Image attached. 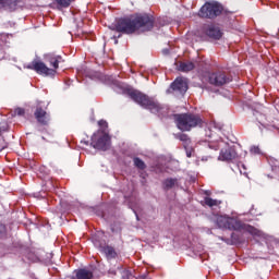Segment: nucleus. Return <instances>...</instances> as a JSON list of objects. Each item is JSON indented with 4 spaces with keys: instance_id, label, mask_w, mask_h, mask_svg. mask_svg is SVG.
I'll list each match as a JSON object with an SVG mask.
<instances>
[{
    "instance_id": "1",
    "label": "nucleus",
    "mask_w": 279,
    "mask_h": 279,
    "mask_svg": "<svg viewBox=\"0 0 279 279\" xmlns=\"http://www.w3.org/2000/svg\"><path fill=\"white\" fill-rule=\"evenodd\" d=\"M154 27V17L147 14H140L124 17L118 21L116 28L121 34H134V32H149Z\"/></svg>"
},
{
    "instance_id": "2",
    "label": "nucleus",
    "mask_w": 279,
    "mask_h": 279,
    "mask_svg": "<svg viewBox=\"0 0 279 279\" xmlns=\"http://www.w3.org/2000/svg\"><path fill=\"white\" fill-rule=\"evenodd\" d=\"M216 223L218 228H221L222 230H235L236 232L243 233L247 232V234H251L254 239H264L267 241V234L250 225L241 222L235 217L218 216Z\"/></svg>"
},
{
    "instance_id": "3",
    "label": "nucleus",
    "mask_w": 279,
    "mask_h": 279,
    "mask_svg": "<svg viewBox=\"0 0 279 279\" xmlns=\"http://www.w3.org/2000/svg\"><path fill=\"white\" fill-rule=\"evenodd\" d=\"M129 96L135 104H138L142 108L149 110L153 114H159L162 117L169 112V109L162 105H159L158 101L147 97L141 92H136L134 89L129 90Z\"/></svg>"
},
{
    "instance_id": "4",
    "label": "nucleus",
    "mask_w": 279,
    "mask_h": 279,
    "mask_svg": "<svg viewBox=\"0 0 279 279\" xmlns=\"http://www.w3.org/2000/svg\"><path fill=\"white\" fill-rule=\"evenodd\" d=\"M46 60L52 68H48L45 62L33 61L32 63L26 65V69L36 71V73H38L39 75H44L45 77H53L60 66L61 58L60 56L47 54Z\"/></svg>"
},
{
    "instance_id": "5",
    "label": "nucleus",
    "mask_w": 279,
    "mask_h": 279,
    "mask_svg": "<svg viewBox=\"0 0 279 279\" xmlns=\"http://www.w3.org/2000/svg\"><path fill=\"white\" fill-rule=\"evenodd\" d=\"M208 147L209 149H215V151L220 149L218 160H221L222 162H232V160H236V150H234L228 142L222 141L221 138L210 141Z\"/></svg>"
},
{
    "instance_id": "6",
    "label": "nucleus",
    "mask_w": 279,
    "mask_h": 279,
    "mask_svg": "<svg viewBox=\"0 0 279 279\" xmlns=\"http://www.w3.org/2000/svg\"><path fill=\"white\" fill-rule=\"evenodd\" d=\"M98 125L100 130L93 134L92 146L94 149H101L102 151H106L110 148V135L106 133V130L108 129V122L100 120Z\"/></svg>"
},
{
    "instance_id": "7",
    "label": "nucleus",
    "mask_w": 279,
    "mask_h": 279,
    "mask_svg": "<svg viewBox=\"0 0 279 279\" xmlns=\"http://www.w3.org/2000/svg\"><path fill=\"white\" fill-rule=\"evenodd\" d=\"M177 126L182 132H191L193 128H197V125H202V118L195 114H175L174 116Z\"/></svg>"
},
{
    "instance_id": "8",
    "label": "nucleus",
    "mask_w": 279,
    "mask_h": 279,
    "mask_svg": "<svg viewBox=\"0 0 279 279\" xmlns=\"http://www.w3.org/2000/svg\"><path fill=\"white\" fill-rule=\"evenodd\" d=\"M223 12V7L217 2L205 3L199 10V16L202 19H216Z\"/></svg>"
},
{
    "instance_id": "9",
    "label": "nucleus",
    "mask_w": 279,
    "mask_h": 279,
    "mask_svg": "<svg viewBox=\"0 0 279 279\" xmlns=\"http://www.w3.org/2000/svg\"><path fill=\"white\" fill-rule=\"evenodd\" d=\"M172 90L179 93L180 95H184L189 90V81L184 77H178L171 84Z\"/></svg>"
},
{
    "instance_id": "10",
    "label": "nucleus",
    "mask_w": 279,
    "mask_h": 279,
    "mask_svg": "<svg viewBox=\"0 0 279 279\" xmlns=\"http://www.w3.org/2000/svg\"><path fill=\"white\" fill-rule=\"evenodd\" d=\"M94 245L99 248V251L106 255L108 260H111V258H117V251L112 246L109 245H101L97 239H94Z\"/></svg>"
},
{
    "instance_id": "11",
    "label": "nucleus",
    "mask_w": 279,
    "mask_h": 279,
    "mask_svg": "<svg viewBox=\"0 0 279 279\" xmlns=\"http://www.w3.org/2000/svg\"><path fill=\"white\" fill-rule=\"evenodd\" d=\"M228 82H230V78L226 77L225 73L218 72L209 75V83L214 86H223Z\"/></svg>"
},
{
    "instance_id": "12",
    "label": "nucleus",
    "mask_w": 279,
    "mask_h": 279,
    "mask_svg": "<svg viewBox=\"0 0 279 279\" xmlns=\"http://www.w3.org/2000/svg\"><path fill=\"white\" fill-rule=\"evenodd\" d=\"M35 119H37L38 123H41V125H47V123H49V114L47 111L43 110V108L36 109Z\"/></svg>"
},
{
    "instance_id": "13",
    "label": "nucleus",
    "mask_w": 279,
    "mask_h": 279,
    "mask_svg": "<svg viewBox=\"0 0 279 279\" xmlns=\"http://www.w3.org/2000/svg\"><path fill=\"white\" fill-rule=\"evenodd\" d=\"M206 34H207V36H209V38H214V40H219V38H221V36H223V34L221 33V29H219V27H215V26H209L206 29Z\"/></svg>"
},
{
    "instance_id": "14",
    "label": "nucleus",
    "mask_w": 279,
    "mask_h": 279,
    "mask_svg": "<svg viewBox=\"0 0 279 279\" xmlns=\"http://www.w3.org/2000/svg\"><path fill=\"white\" fill-rule=\"evenodd\" d=\"M74 279H93V271L88 269H78L74 271Z\"/></svg>"
},
{
    "instance_id": "15",
    "label": "nucleus",
    "mask_w": 279,
    "mask_h": 279,
    "mask_svg": "<svg viewBox=\"0 0 279 279\" xmlns=\"http://www.w3.org/2000/svg\"><path fill=\"white\" fill-rule=\"evenodd\" d=\"M195 69V64L193 62H182L179 64V71L183 73H189V71H193Z\"/></svg>"
},
{
    "instance_id": "16",
    "label": "nucleus",
    "mask_w": 279,
    "mask_h": 279,
    "mask_svg": "<svg viewBox=\"0 0 279 279\" xmlns=\"http://www.w3.org/2000/svg\"><path fill=\"white\" fill-rule=\"evenodd\" d=\"M175 186H178V179H166L163 181V187L169 190V189H175Z\"/></svg>"
},
{
    "instance_id": "17",
    "label": "nucleus",
    "mask_w": 279,
    "mask_h": 279,
    "mask_svg": "<svg viewBox=\"0 0 279 279\" xmlns=\"http://www.w3.org/2000/svg\"><path fill=\"white\" fill-rule=\"evenodd\" d=\"M205 204L206 206H209V208H215V206H219L221 204V201L205 197Z\"/></svg>"
},
{
    "instance_id": "18",
    "label": "nucleus",
    "mask_w": 279,
    "mask_h": 279,
    "mask_svg": "<svg viewBox=\"0 0 279 279\" xmlns=\"http://www.w3.org/2000/svg\"><path fill=\"white\" fill-rule=\"evenodd\" d=\"M54 1L59 8H69V5L73 3V0H54Z\"/></svg>"
},
{
    "instance_id": "19",
    "label": "nucleus",
    "mask_w": 279,
    "mask_h": 279,
    "mask_svg": "<svg viewBox=\"0 0 279 279\" xmlns=\"http://www.w3.org/2000/svg\"><path fill=\"white\" fill-rule=\"evenodd\" d=\"M134 165L137 169H145V162L141 158H134Z\"/></svg>"
},
{
    "instance_id": "20",
    "label": "nucleus",
    "mask_w": 279,
    "mask_h": 279,
    "mask_svg": "<svg viewBox=\"0 0 279 279\" xmlns=\"http://www.w3.org/2000/svg\"><path fill=\"white\" fill-rule=\"evenodd\" d=\"M250 153L253 154V156H260V154H263L258 146H252Z\"/></svg>"
},
{
    "instance_id": "21",
    "label": "nucleus",
    "mask_w": 279,
    "mask_h": 279,
    "mask_svg": "<svg viewBox=\"0 0 279 279\" xmlns=\"http://www.w3.org/2000/svg\"><path fill=\"white\" fill-rule=\"evenodd\" d=\"M19 0H0V8H4V5H10L11 3H16Z\"/></svg>"
},
{
    "instance_id": "22",
    "label": "nucleus",
    "mask_w": 279,
    "mask_h": 279,
    "mask_svg": "<svg viewBox=\"0 0 279 279\" xmlns=\"http://www.w3.org/2000/svg\"><path fill=\"white\" fill-rule=\"evenodd\" d=\"M122 279H132V271L123 270L122 271Z\"/></svg>"
},
{
    "instance_id": "23",
    "label": "nucleus",
    "mask_w": 279,
    "mask_h": 279,
    "mask_svg": "<svg viewBox=\"0 0 279 279\" xmlns=\"http://www.w3.org/2000/svg\"><path fill=\"white\" fill-rule=\"evenodd\" d=\"M14 114H17V117H23V114H25V109L16 108Z\"/></svg>"
},
{
    "instance_id": "24",
    "label": "nucleus",
    "mask_w": 279,
    "mask_h": 279,
    "mask_svg": "<svg viewBox=\"0 0 279 279\" xmlns=\"http://www.w3.org/2000/svg\"><path fill=\"white\" fill-rule=\"evenodd\" d=\"M180 141H182L183 143H191V140L189 138V136L186 134H181L179 136Z\"/></svg>"
},
{
    "instance_id": "25",
    "label": "nucleus",
    "mask_w": 279,
    "mask_h": 279,
    "mask_svg": "<svg viewBox=\"0 0 279 279\" xmlns=\"http://www.w3.org/2000/svg\"><path fill=\"white\" fill-rule=\"evenodd\" d=\"M185 151H186L187 158H191V156H193V151H194L193 148L185 146Z\"/></svg>"
},
{
    "instance_id": "26",
    "label": "nucleus",
    "mask_w": 279,
    "mask_h": 279,
    "mask_svg": "<svg viewBox=\"0 0 279 279\" xmlns=\"http://www.w3.org/2000/svg\"><path fill=\"white\" fill-rule=\"evenodd\" d=\"M5 232V226L3 223H0V234H4Z\"/></svg>"
},
{
    "instance_id": "27",
    "label": "nucleus",
    "mask_w": 279,
    "mask_h": 279,
    "mask_svg": "<svg viewBox=\"0 0 279 279\" xmlns=\"http://www.w3.org/2000/svg\"><path fill=\"white\" fill-rule=\"evenodd\" d=\"M109 274H111V276H117V270H114V269H109Z\"/></svg>"
},
{
    "instance_id": "28",
    "label": "nucleus",
    "mask_w": 279,
    "mask_h": 279,
    "mask_svg": "<svg viewBox=\"0 0 279 279\" xmlns=\"http://www.w3.org/2000/svg\"><path fill=\"white\" fill-rule=\"evenodd\" d=\"M163 53H167V50H163Z\"/></svg>"
}]
</instances>
